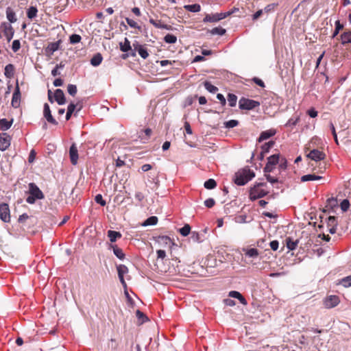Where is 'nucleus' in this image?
Here are the masks:
<instances>
[{"label":"nucleus","mask_w":351,"mask_h":351,"mask_svg":"<svg viewBox=\"0 0 351 351\" xmlns=\"http://www.w3.org/2000/svg\"><path fill=\"white\" fill-rule=\"evenodd\" d=\"M280 157V154H274L267 158V162L264 167V172L265 173H270L274 170V167L279 162Z\"/></svg>","instance_id":"obj_6"},{"label":"nucleus","mask_w":351,"mask_h":351,"mask_svg":"<svg viewBox=\"0 0 351 351\" xmlns=\"http://www.w3.org/2000/svg\"><path fill=\"white\" fill-rule=\"evenodd\" d=\"M234 13V11H228L221 13L207 14L203 19L204 23H217Z\"/></svg>","instance_id":"obj_4"},{"label":"nucleus","mask_w":351,"mask_h":351,"mask_svg":"<svg viewBox=\"0 0 351 351\" xmlns=\"http://www.w3.org/2000/svg\"><path fill=\"white\" fill-rule=\"evenodd\" d=\"M95 202L97 203V204H99L101 206H105L106 205V201L103 199V197H102V195H100V194H98L95 196Z\"/></svg>","instance_id":"obj_56"},{"label":"nucleus","mask_w":351,"mask_h":351,"mask_svg":"<svg viewBox=\"0 0 351 351\" xmlns=\"http://www.w3.org/2000/svg\"><path fill=\"white\" fill-rule=\"evenodd\" d=\"M59 42L51 43L48 45L46 48V51L49 53L50 54H53L55 51H56L59 48Z\"/></svg>","instance_id":"obj_30"},{"label":"nucleus","mask_w":351,"mask_h":351,"mask_svg":"<svg viewBox=\"0 0 351 351\" xmlns=\"http://www.w3.org/2000/svg\"><path fill=\"white\" fill-rule=\"evenodd\" d=\"M209 32L212 35H219L223 36L226 34V31L225 29L221 27H214L212 29L209 30Z\"/></svg>","instance_id":"obj_33"},{"label":"nucleus","mask_w":351,"mask_h":351,"mask_svg":"<svg viewBox=\"0 0 351 351\" xmlns=\"http://www.w3.org/2000/svg\"><path fill=\"white\" fill-rule=\"evenodd\" d=\"M322 178V176H317L315 174H307L302 176L301 177V181L304 182H308V181H315V180H319Z\"/></svg>","instance_id":"obj_25"},{"label":"nucleus","mask_w":351,"mask_h":351,"mask_svg":"<svg viewBox=\"0 0 351 351\" xmlns=\"http://www.w3.org/2000/svg\"><path fill=\"white\" fill-rule=\"evenodd\" d=\"M252 80L256 84L258 85L259 86L263 88L265 87V83L262 80L258 77H254Z\"/></svg>","instance_id":"obj_62"},{"label":"nucleus","mask_w":351,"mask_h":351,"mask_svg":"<svg viewBox=\"0 0 351 351\" xmlns=\"http://www.w3.org/2000/svg\"><path fill=\"white\" fill-rule=\"evenodd\" d=\"M103 60V57L101 53H97L95 55L93 56V57L90 59V64L93 66H99Z\"/></svg>","instance_id":"obj_28"},{"label":"nucleus","mask_w":351,"mask_h":351,"mask_svg":"<svg viewBox=\"0 0 351 351\" xmlns=\"http://www.w3.org/2000/svg\"><path fill=\"white\" fill-rule=\"evenodd\" d=\"M35 158H36V152L34 149H32L29 154L28 162L29 163L33 162L35 160Z\"/></svg>","instance_id":"obj_61"},{"label":"nucleus","mask_w":351,"mask_h":351,"mask_svg":"<svg viewBox=\"0 0 351 351\" xmlns=\"http://www.w3.org/2000/svg\"><path fill=\"white\" fill-rule=\"evenodd\" d=\"M268 193L267 184L264 182H258L250 188L249 197L254 201L265 196Z\"/></svg>","instance_id":"obj_2"},{"label":"nucleus","mask_w":351,"mask_h":351,"mask_svg":"<svg viewBox=\"0 0 351 351\" xmlns=\"http://www.w3.org/2000/svg\"><path fill=\"white\" fill-rule=\"evenodd\" d=\"M228 101L230 107H234L237 104V97L234 94L229 93L228 95Z\"/></svg>","instance_id":"obj_36"},{"label":"nucleus","mask_w":351,"mask_h":351,"mask_svg":"<svg viewBox=\"0 0 351 351\" xmlns=\"http://www.w3.org/2000/svg\"><path fill=\"white\" fill-rule=\"evenodd\" d=\"M10 136L6 133L0 134V150L4 151L10 145Z\"/></svg>","instance_id":"obj_12"},{"label":"nucleus","mask_w":351,"mask_h":351,"mask_svg":"<svg viewBox=\"0 0 351 351\" xmlns=\"http://www.w3.org/2000/svg\"><path fill=\"white\" fill-rule=\"evenodd\" d=\"M287 247L289 250H293L296 248L298 241H293L290 237L286 239Z\"/></svg>","instance_id":"obj_32"},{"label":"nucleus","mask_w":351,"mask_h":351,"mask_svg":"<svg viewBox=\"0 0 351 351\" xmlns=\"http://www.w3.org/2000/svg\"><path fill=\"white\" fill-rule=\"evenodd\" d=\"M307 113L312 118H315L317 116V112L314 108L309 109Z\"/></svg>","instance_id":"obj_64"},{"label":"nucleus","mask_w":351,"mask_h":351,"mask_svg":"<svg viewBox=\"0 0 351 351\" xmlns=\"http://www.w3.org/2000/svg\"><path fill=\"white\" fill-rule=\"evenodd\" d=\"M341 43L343 45L351 43V32H344L341 36Z\"/></svg>","instance_id":"obj_35"},{"label":"nucleus","mask_w":351,"mask_h":351,"mask_svg":"<svg viewBox=\"0 0 351 351\" xmlns=\"http://www.w3.org/2000/svg\"><path fill=\"white\" fill-rule=\"evenodd\" d=\"M269 245L274 251H276L278 249L279 243L277 240H274L270 242Z\"/></svg>","instance_id":"obj_59"},{"label":"nucleus","mask_w":351,"mask_h":351,"mask_svg":"<svg viewBox=\"0 0 351 351\" xmlns=\"http://www.w3.org/2000/svg\"><path fill=\"white\" fill-rule=\"evenodd\" d=\"M38 9L34 6H31L27 11V16L29 19H32L37 16Z\"/></svg>","instance_id":"obj_34"},{"label":"nucleus","mask_w":351,"mask_h":351,"mask_svg":"<svg viewBox=\"0 0 351 351\" xmlns=\"http://www.w3.org/2000/svg\"><path fill=\"white\" fill-rule=\"evenodd\" d=\"M0 219L6 223L10 221L9 206L5 203L0 204Z\"/></svg>","instance_id":"obj_7"},{"label":"nucleus","mask_w":351,"mask_h":351,"mask_svg":"<svg viewBox=\"0 0 351 351\" xmlns=\"http://www.w3.org/2000/svg\"><path fill=\"white\" fill-rule=\"evenodd\" d=\"M335 26V31L334 32L332 35L333 37L336 36L338 34L339 31L343 28V25L340 23L339 21H336Z\"/></svg>","instance_id":"obj_58"},{"label":"nucleus","mask_w":351,"mask_h":351,"mask_svg":"<svg viewBox=\"0 0 351 351\" xmlns=\"http://www.w3.org/2000/svg\"><path fill=\"white\" fill-rule=\"evenodd\" d=\"M255 173L248 167L239 170L234 175V181L239 186H243L254 178Z\"/></svg>","instance_id":"obj_1"},{"label":"nucleus","mask_w":351,"mask_h":351,"mask_svg":"<svg viewBox=\"0 0 351 351\" xmlns=\"http://www.w3.org/2000/svg\"><path fill=\"white\" fill-rule=\"evenodd\" d=\"M300 118L298 117L296 118H291L288 120L287 123L285 124V126L287 127H291L295 125L299 121Z\"/></svg>","instance_id":"obj_51"},{"label":"nucleus","mask_w":351,"mask_h":351,"mask_svg":"<svg viewBox=\"0 0 351 351\" xmlns=\"http://www.w3.org/2000/svg\"><path fill=\"white\" fill-rule=\"evenodd\" d=\"M69 156L72 165H75L78 160V150L75 143H73L69 149Z\"/></svg>","instance_id":"obj_14"},{"label":"nucleus","mask_w":351,"mask_h":351,"mask_svg":"<svg viewBox=\"0 0 351 351\" xmlns=\"http://www.w3.org/2000/svg\"><path fill=\"white\" fill-rule=\"evenodd\" d=\"M43 116L47 122L53 125H58V122L52 116L49 106L47 103H45L43 106Z\"/></svg>","instance_id":"obj_11"},{"label":"nucleus","mask_w":351,"mask_h":351,"mask_svg":"<svg viewBox=\"0 0 351 351\" xmlns=\"http://www.w3.org/2000/svg\"><path fill=\"white\" fill-rule=\"evenodd\" d=\"M274 141H270L267 143H265L264 145L261 147V156L263 157V154L267 153L269 149L274 145Z\"/></svg>","instance_id":"obj_31"},{"label":"nucleus","mask_w":351,"mask_h":351,"mask_svg":"<svg viewBox=\"0 0 351 351\" xmlns=\"http://www.w3.org/2000/svg\"><path fill=\"white\" fill-rule=\"evenodd\" d=\"M120 49L123 52H128L131 49L130 43L128 38H125L124 43H120Z\"/></svg>","instance_id":"obj_38"},{"label":"nucleus","mask_w":351,"mask_h":351,"mask_svg":"<svg viewBox=\"0 0 351 351\" xmlns=\"http://www.w3.org/2000/svg\"><path fill=\"white\" fill-rule=\"evenodd\" d=\"M184 8L189 11V12H198L201 10V6L199 4H197V3H195V4H191V5H185L184 6Z\"/></svg>","instance_id":"obj_29"},{"label":"nucleus","mask_w":351,"mask_h":351,"mask_svg":"<svg viewBox=\"0 0 351 351\" xmlns=\"http://www.w3.org/2000/svg\"><path fill=\"white\" fill-rule=\"evenodd\" d=\"M156 242L162 247L167 246L170 247L173 244L172 240L167 236H159L156 239Z\"/></svg>","instance_id":"obj_16"},{"label":"nucleus","mask_w":351,"mask_h":351,"mask_svg":"<svg viewBox=\"0 0 351 351\" xmlns=\"http://www.w3.org/2000/svg\"><path fill=\"white\" fill-rule=\"evenodd\" d=\"M340 300L337 295H329L324 300V305L327 308H334L337 306Z\"/></svg>","instance_id":"obj_8"},{"label":"nucleus","mask_w":351,"mask_h":351,"mask_svg":"<svg viewBox=\"0 0 351 351\" xmlns=\"http://www.w3.org/2000/svg\"><path fill=\"white\" fill-rule=\"evenodd\" d=\"M78 106V108H77V111H80L82 108V105L81 104H74L73 103L70 104L69 106H68V108H67V110L69 112H71L72 114L73 113V112L75 111L76 107Z\"/></svg>","instance_id":"obj_47"},{"label":"nucleus","mask_w":351,"mask_h":351,"mask_svg":"<svg viewBox=\"0 0 351 351\" xmlns=\"http://www.w3.org/2000/svg\"><path fill=\"white\" fill-rule=\"evenodd\" d=\"M82 40V37L79 34H72L69 37L71 44L75 45L79 43Z\"/></svg>","instance_id":"obj_43"},{"label":"nucleus","mask_w":351,"mask_h":351,"mask_svg":"<svg viewBox=\"0 0 351 351\" xmlns=\"http://www.w3.org/2000/svg\"><path fill=\"white\" fill-rule=\"evenodd\" d=\"M205 88L210 93H215L218 90L217 87L213 85L210 82L206 81L204 83Z\"/></svg>","instance_id":"obj_37"},{"label":"nucleus","mask_w":351,"mask_h":351,"mask_svg":"<svg viewBox=\"0 0 351 351\" xmlns=\"http://www.w3.org/2000/svg\"><path fill=\"white\" fill-rule=\"evenodd\" d=\"M239 125V121L237 120H230L228 121H226L224 123V126L226 128H232Z\"/></svg>","instance_id":"obj_45"},{"label":"nucleus","mask_w":351,"mask_h":351,"mask_svg":"<svg viewBox=\"0 0 351 351\" xmlns=\"http://www.w3.org/2000/svg\"><path fill=\"white\" fill-rule=\"evenodd\" d=\"M1 27L3 28V33L4 36L6 38L8 42H10L14 34V30L12 26L7 23H3L1 24Z\"/></svg>","instance_id":"obj_9"},{"label":"nucleus","mask_w":351,"mask_h":351,"mask_svg":"<svg viewBox=\"0 0 351 351\" xmlns=\"http://www.w3.org/2000/svg\"><path fill=\"white\" fill-rule=\"evenodd\" d=\"M307 157L315 162H318L324 160L326 157V154L318 149H314L310 151L307 154Z\"/></svg>","instance_id":"obj_10"},{"label":"nucleus","mask_w":351,"mask_h":351,"mask_svg":"<svg viewBox=\"0 0 351 351\" xmlns=\"http://www.w3.org/2000/svg\"><path fill=\"white\" fill-rule=\"evenodd\" d=\"M265 176H266L267 180L269 182H270L271 184L278 182V179L271 176L269 174H265Z\"/></svg>","instance_id":"obj_63"},{"label":"nucleus","mask_w":351,"mask_h":351,"mask_svg":"<svg viewBox=\"0 0 351 351\" xmlns=\"http://www.w3.org/2000/svg\"><path fill=\"white\" fill-rule=\"evenodd\" d=\"M328 227L337 226V219L335 217L330 216L327 219Z\"/></svg>","instance_id":"obj_49"},{"label":"nucleus","mask_w":351,"mask_h":351,"mask_svg":"<svg viewBox=\"0 0 351 351\" xmlns=\"http://www.w3.org/2000/svg\"><path fill=\"white\" fill-rule=\"evenodd\" d=\"M125 20L130 27H133V28L140 29V26L134 20L129 19V18H126Z\"/></svg>","instance_id":"obj_53"},{"label":"nucleus","mask_w":351,"mask_h":351,"mask_svg":"<svg viewBox=\"0 0 351 351\" xmlns=\"http://www.w3.org/2000/svg\"><path fill=\"white\" fill-rule=\"evenodd\" d=\"M275 134H276L275 130H269L264 131L261 134V135L258 138V141L262 142L265 140H267V139L269 138L270 137L274 136Z\"/></svg>","instance_id":"obj_20"},{"label":"nucleus","mask_w":351,"mask_h":351,"mask_svg":"<svg viewBox=\"0 0 351 351\" xmlns=\"http://www.w3.org/2000/svg\"><path fill=\"white\" fill-rule=\"evenodd\" d=\"M157 258L160 259H164L166 257V252L163 250H158L156 251Z\"/></svg>","instance_id":"obj_60"},{"label":"nucleus","mask_w":351,"mask_h":351,"mask_svg":"<svg viewBox=\"0 0 351 351\" xmlns=\"http://www.w3.org/2000/svg\"><path fill=\"white\" fill-rule=\"evenodd\" d=\"M215 204L214 199L208 198L204 201V205L208 208H212Z\"/></svg>","instance_id":"obj_57"},{"label":"nucleus","mask_w":351,"mask_h":351,"mask_svg":"<svg viewBox=\"0 0 351 351\" xmlns=\"http://www.w3.org/2000/svg\"><path fill=\"white\" fill-rule=\"evenodd\" d=\"M118 276L122 285L125 287L126 283L124 280V275L128 273V268L125 265L117 266Z\"/></svg>","instance_id":"obj_13"},{"label":"nucleus","mask_w":351,"mask_h":351,"mask_svg":"<svg viewBox=\"0 0 351 351\" xmlns=\"http://www.w3.org/2000/svg\"><path fill=\"white\" fill-rule=\"evenodd\" d=\"M190 231H191V227L189 224H186L184 225L182 228L180 229L179 232L180 233L184 236V237H186L187 235L189 234L190 233Z\"/></svg>","instance_id":"obj_44"},{"label":"nucleus","mask_w":351,"mask_h":351,"mask_svg":"<svg viewBox=\"0 0 351 351\" xmlns=\"http://www.w3.org/2000/svg\"><path fill=\"white\" fill-rule=\"evenodd\" d=\"M243 251L245 256L249 258H256L259 256V252L256 248H243Z\"/></svg>","instance_id":"obj_18"},{"label":"nucleus","mask_w":351,"mask_h":351,"mask_svg":"<svg viewBox=\"0 0 351 351\" xmlns=\"http://www.w3.org/2000/svg\"><path fill=\"white\" fill-rule=\"evenodd\" d=\"M340 206L343 211H347L350 207V202L348 199H343Z\"/></svg>","instance_id":"obj_54"},{"label":"nucleus","mask_w":351,"mask_h":351,"mask_svg":"<svg viewBox=\"0 0 351 351\" xmlns=\"http://www.w3.org/2000/svg\"><path fill=\"white\" fill-rule=\"evenodd\" d=\"M29 195L27 197L26 202L30 204H34L36 199H42L44 198L43 192L38 186L33 182L29 184Z\"/></svg>","instance_id":"obj_3"},{"label":"nucleus","mask_w":351,"mask_h":351,"mask_svg":"<svg viewBox=\"0 0 351 351\" xmlns=\"http://www.w3.org/2000/svg\"><path fill=\"white\" fill-rule=\"evenodd\" d=\"M149 23L151 24H152L156 28H159V29H162V23L161 22V21H156L153 19H149Z\"/></svg>","instance_id":"obj_55"},{"label":"nucleus","mask_w":351,"mask_h":351,"mask_svg":"<svg viewBox=\"0 0 351 351\" xmlns=\"http://www.w3.org/2000/svg\"><path fill=\"white\" fill-rule=\"evenodd\" d=\"M135 49L138 51L139 56L143 59H146L149 56V53L144 46L136 45Z\"/></svg>","instance_id":"obj_23"},{"label":"nucleus","mask_w":351,"mask_h":351,"mask_svg":"<svg viewBox=\"0 0 351 351\" xmlns=\"http://www.w3.org/2000/svg\"><path fill=\"white\" fill-rule=\"evenodd\" d=\"M164 41L169 44H174L177 41V37L173 34H168L164 37Z\"/></svg>","instance_id":"obj_40"},{"label":"nucleus","mask_w":351,"mask_h":351,"mask_svg":"<svg viewBox=\"0 0 351 351\" xmlns=\"http://www.w3.org/2000/svg\"><path fill=\"white\" fill-rule=\"evenodd\" d=\"M54 100L59 104L63 105L66 102L64 94L61 89H56L54 93Z\"/></svg>","instance_id":"obj_17"},{"label":"nucleus","mask_w":351,"mask_h":351,"mask_svg":"<svg viewBox=\"0 0 351 351\" xmlns=\"http://www.w3.org/2000/svg\"><path fill=\"white\" fill-rule=\"evenodd\" d=\"M228 295L230 298L238 299L239 302L243 305H246L247 304V300L245 299V298L239 292L237 291H230Z\"/></svg>","instance_id":"obj_19"},{"label":"nucleus","mask_w":351,"mask_h":351,"mask_svg":"<svg viewBox=\"0 0 351 351\" xmlns=\"http://www.w3.org/2000/svg\"><path fill=\"white\" fill-rule=\"evenodd\" d=\"M339 284L341 285L344 287H351V275L341 279Z\"/></svg>","instance_id":"obj_39"},{"label":"nucleus","mask_w":351,"mask_h":351,"mask_svg":"<svg viewBox=\"0 0 351 351\" xmlns=\"http://www.w3.org/2000/svg\"><path fill=\"white\" fill-rule=\"evenodd\" d=\"M204 187L207 189H213L216 187L217 183L213 179H208L204 182Z\"/></svg>","instance_id":"obj_41"},{"label":"nucleus","mask_w":351,"mask_h":351,"mask_svg":"<svg viewBox=\"0 0 351 351\" xmlns=\"http://www.w3.org/2000/svg\"><path fill=\"white\" fill-rule=\"evenodd\" d=\"M279 168L281 170H285L287 169V161L286 160V158H282V157H280L279 158Z\"/></svg>","instance_id":"obj_48"},{"label":"nucleus","mask_w":351,"mask_h":351,"mask_svg":"<svg viewBox=\"0 0 351 351\" xmlns=\"http://www.w3.org/2000/svg\"><path fill=\"white\" fill-rule=\"evenodd\" d=\"M13 123V120L8 121L6 119H0V129L3 131L8 130L10 128Z\"/></svg>","instance_id":"obj_27"},{"label":"nucleus","mask_w":351,"mask_h":351,"mask_svg":"<svg viewBox=\"0 0 351 351\" xmlns=\"http://www.w3.org/2000/svg\"><path fill=\"white\" fill-rule=\"evenodd\" d=\"M239 108L241 110H252L260 106V103L257 101L242 97L239 101Z\"/></svg>","instance_id":"obj_5"},{"label":"nucleus","mask_w":351,"mask_h":351,"mask_svg":"<svg viewBox=\"0 0 351 351\" xmlns=\"http://www.w3.org/2000/svg\"><path fill=\"white\" fill-rule=\"evenodd\" d=\"M6 18L10 23H15L17 21V18L14 10L10 8H6Z\"/></svg>","instance_id":"obj_22"},{"label":"nucleus","mask_w":351,"mask_h":351,"mask_svg":"<svg viewBox=\"0 0 351 351\" xmlns=\"http://www.w3.org/2000/svg\"><path fill=\"white\" fill-rule=\"evenodd\" d=\"M107 234L108 237L112 243L115 242L118 239H120L122 237L119 232L114 230H108Z\"/></svg>","instance_id":"obj_24"},{"label":"nucleus","mask_w":351,"mask_h":351,"mask_svg":"<svg viewBox=\"0 0 351 351\" xmlns=\"http://www.w3.org/2000/svg\"><path fill=\"white\" fill-rule=\"evenodd\" d=\"M136 315L141 323H144L147 319L146 315L139 310L136 311Z\"/></svg>","instance_id":"obj_46"},{"label":"nucleus","mask_w":351,"mask_h":351,"mask_svg":"<svg viewBox=\"0 0 351 351\" xmlns=\"http://www.w3.org/2000/svg\"><path fill=\"white\" fill-rule=\"evenodd\" d=\"M14 74V66L12 64H8L4 69V75L8 78H12Z\"/></svg>","instance_id":"obj_26"},{"label":"nucleus","mask_w":351,"mask_h":351,"mask_svg":"<svg viewBox=\"0 0 351 351\" xmlns=\"http://www.w3.org/2000/svg\"><path fill=\"white\" fill-rule=\"evenodd\" d=\"M21 48V43L19 40H14L12 42V49L14 52H17Z\"/></svg>","instance_id":"obj_52"},{"label":"nucleus","mask_w":351,"mask_h":351,"mask_svg":"<svg viewBox=\"0 0 351 351\" xmlns=\"http://www.w3.org/2000/svg\"><path fill=\"white\" fill-rule=\"evenodd\" d=\"M158 222V218L155 216L147 218L143 223V226H153L156 225Z\"/></svg>","instance_id":"obj_42"},{"label":"nucleus","mask_w":351,"mask_h":351,"mask_svg":"<svg viewBox=\"0 0 351 351\" xmlns=\"http://www.w3.org/2000/svg\"><path fill=\"white\" fill-rule=\"evenodd\" d=\"M20 101H21V93L20 89L18 86V84L16 86V88L14 90V92L12 95V102L11 104L12 107L17 108L20 106Z\"/></svg>","instance_id":"obj_15"},{"label":"nucleus","mask_w":351,"mask_h":351,"mask_svg":"<svg viewBox=\"0 0 351 351\" xmlns=\"http://www.w3.org/2000/svg\"><path fill=\"white\" fill-rule=\"evenodd\" d=\"M110 248H112L113 250L114 254L120 260H123L125 258V254L123 250L119 248L117 245L111 244L110 245Z\"/></svg>","instance_id":"obj_21"},{"label":"nucleus","mask_w":351,"mask_h":351,"mask_svg":"<svg viewBox=\"0 0 351 351\" xmlns=\"http://www.w3.org/2000/svg\"><path fill=\"white\" fill-rule=\"evenodd\" d=\"M77 86L73 84H69L67 86V91L68 93L74 96L77 93Z\"/></svg>","instance_id":"obj_50"}]
</instances>
